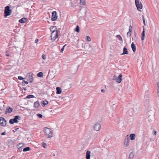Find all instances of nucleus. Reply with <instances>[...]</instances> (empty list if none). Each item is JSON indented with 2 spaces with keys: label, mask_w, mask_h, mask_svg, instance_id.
<instances>
[{
  "label": "nucleus",
  "mask_w": 159,
  "mask_h": 159,
  "mask_svg": "<svg viewBox=\"0 0 159 159\" xmlns=\"http://www.w3.org/2000/svg\"><path fill=\"white\" fill-rule=\"evenodd\" d=\"M12 11L10 9V7L8 6H6L5 8L4 11V16L5 17H7V16H10L11 14Z\"/></svg>",
  "instance_id": "f257e3e1"
},
{
  "label": "nucleus",
  "mask_w": 159,
  "mask_h": 159,
  "mask_svg": "<svg viewBox=\"0 0 159 159\" xmlns=\"http://www.w3.org/2000/svg\"><path fill=\"white\" fill-rule=\"evenodd\" d=\"M58 30L54 31L53 30L51 35V40L52 41H54L56 38L58 37Z\"/></svg>",
  "instance_id": "f03ea898"
},
{
  "label": "nucleus",
  "mask_w": 159,
  "mask_h": 159,
  "mask_svg": "<svg viewBox=\"0 0 159 159\" xmlns=\"http://www.w3.org/2000/svg\"><path fill=\"white\" fill-rule=\"evenodd\" d=\"M21 117L19 116H14L13 119H12L9 120V123L11 124H13L14 123H17L19 122L18 120H20Z\"/></svg>",
  "instance_id": "7ed1b4c3"
},
{
  "label": "nucleus",
  "mask_w": 159,
  "mask_h": 159,
  "mask_svg": "<svg viewBox=\"0 0 159 159\" xmlns=\"http://www.w3.org/2000/svg\"><path fill=\"white\" fill-rule=\"evenodd\" d=\"M44 131L48 138H50L52 137V130L49 128L46 127L44 130Z\"/></svg>",
  "instance_id": "20e7f679"
},
{
  "label": "nucleus",
  "mask_w": 159,
  "mask_h": 159,
  "mask_svg": "<svg viewBox=\"0 0 159 159\" xmlns=\"http://www.w3.org/2000/svg\"><path fill=\"white\" fill-rule=\"evenodd\" d=\"M135 3L138 10L140 11V9H142V5L141 2H139V0H135Z\"/></svg>",
  "instance_id": "39448f33"
},
{
  "label": "nucleus",
  "mask_w": 159,
  "mask_h": 159,
  "mask_svg": "<svg viewBox=\"0 0 159 159\" xmlns=\"http://www.w3.org/2000/svg\"><path fill=\"white\" fill-rule=\"evenodd\" d=\"M101 125L98 123H96L94 124L93 126V128L94 129L97 131L101 129Z\"/></svg>",
  "instance_id": "423d86ee"
},
{
  "label": "nucleus",
  "mask_w": 159,
  "mask_h": 159,
  "mask_svg": "<svg viewBox=\"0 0 159 159\" xmlns=\"http://www.w3.org/2000/svg\"><path fill=\"white\" fill-rule=\"evenodd\" d=\"M58 16L57 15V12L56 11H53L52 13L51 20L52 21H55L57 19Z\"/></svg>",
  "instance_id": "0eeeda50"
},
{
  "label": "nucleus",
  "mask_w": 159,
  "mask_h": 159,
  "mask_svg": "<svg viewBox=\"0 0 159 159\" xmlns=\"http://www.w3.org/2000/svg\"><path fill=\"white\" fill-rule=\"evenodd\" d=\"M6 125V121L3 117H0V125L2 126H5Z\"/></svg>",
  "instance_id": "6e6552de"
},
{
  "label": "nucleus",
  "mask_w": 159,
  "mask_h": 159,
  "mask_svg": "<svg viewBox=\"0 0 159 159\" xmlns=\"http://www.w3.org/2000/svg\"><path fill=\"white\" fill-rule=\"evenodd\" d=\"M32 75V73H29V75L27 77V80L29 81L30 83H31L33 80Z\"/></svg>",
  "instance_id": "1a4fd4ad"
},
{
  "label": "nucleus",
  "mask_w": 159,
  "mask_h": 159,
  "mask_svg": "<svg viewBox=\"0 0 159 159\" xmlns=\"http://www.w3.org/2000/svg\"><path fill=\"white\" fill-rule=\"evenodd\" d=\"M12 111V109L10 107L8 106L7 107L5 110V114H7V113H11Z\"/></svg>",
  "instance_id": "9d476101"
},
{
  "label": "nucleus",
  "mask_w": 159,
  "mask_h": 159,
  "mask_svg": "<svg viewBox=\"0 0 159 159\" xmlns=\"http://www.w3.org/2000/svg\"><path fill=\"white\" fill-rule=\"evenodd\" d=\"M122 74H120L119 76L117 77V79L116 80V82L118 83H120L122 81Z\"/></svg>",
  "instance_id": "9b49d317"
},
{
  "label": "nucleus",
  "mask_w": 159,
  "mask_h": 159,
  "mask_svg": "<svg viewBox=\"0 0 159 159\" xmlns=\"http://www.w3.org/2000/svg\"><path fill=\"white\" fill-rule=\"evenodd\" d=\"M132 28V26L131 25H130L129 26V31L128 32H127V37L128 38H129L131 35Z\"/></svg>",
  "instance_id": "f8f14e48"
},
{
  "label": "nucleus",
  "mask_w": 159,
  "mask_h": 159,
  "mask_svg": "<svg viewBox=\"0 0 159 159\" xmlns=\"http://www.w3.org/2000/svg\"><path fill=\"white\" fill-rule=\"evenodd\" d=\"M91 152L87 150L86 152V159H90Z\"/></svg>",
  "instance_id": "ddd939ff"
},
{
  "label": "nucleus",
  "mask_w": 159,
  "mask_h": 159,
  "mask_svg": "<svg viewBox=\"0 0 159 159\" xmlns=\"http://www.w3.org/2000/svg\"><path fill=\"white\" fill-rule=\"evenodd\" d=\"M9 146H11V147H13L14 145V141L12 140H9L8 141Z\"/></svg>",
  "instance_id": "4468645a"
},
{
  "label": "nucleus",
  "mask_w": 159,
  "mask_h": 159,
  "mask_svg": "<svg viewBox=\"0 0 159 159\" xmlns=\"http://www.w3.org/2000/svg\"><path fill=\"white\" fill-rule=\"evenodd\" d=\"M128 53V51L127 48L124 47L123 49V53L121 54V55L127 54Z\"/></svg>",
  "instance_id": "2eb2a0df"
},
{
  "label": "nucleus",
  "mask_w": 159,
  "mask_h": 159,
  "mask_svg": "<svg viewBox=\"0 0 159 159\" xmlns=\"http://www.w3.org/2000/svg\"><path fill=\"white\" fill-rule=\"evenodd\" d=\"M131 47L134 52H135L136 50V47L134 43L131 44Z\"/></svg>",
  "instance_id": "dca6fc26"
},
{
  "label": "nucleus",
  "mask_w": 159,
  "mask_h": 159,
  "mask_svg": "<svg viewBox=\"0 0 159 159\" xmlns=\"http://www.w3.org/2000/svg\"><path fill=\"white\" fill-rule=\"evenodd\" d=\"M26 21V18H22L19 20V22L21 23H24Z\"/></svg>",
  "instance_id": "f3484780"
},
{
  "label": "nucleus",
  "mask_w": 159,
  "mask_h": 159,
  "mask_svg": "<svg viewBox=\"0 0 159 159\" xmlns=\"http://www.w3.org/2000/svg\"><path fill=\"white\" fill-rule=\"evenodd\" d=\"M56 93L57 94H60L61 92V90L60 87H57L56 88Z\"/></svg>",
  "instance_id": "a211bd4d"
},
{
  "label": "nucleus",
  "mask_w": 159,
  "mask_h": 159,
  "mask_svg": "<svg viewBox=\"0 0 159 159\" xmlns=\"http://www.w3.org/2000/svg\"><path fill=\"white\" fill-rule=\"evenodd\" d=\"M39 106V102L38 101L35 102L34 103V107L36 108H38Z\"/></svg>",
  "instance_id": "6ab92c4d"
},
{
  "label": "nucleus",
  "mask_w": 159,
  "mask_h": 159,
  "mask_svg": "<svg viewBox=\"0 0 159 159\" xmlns=\"http://www.w3.org/2000/svg\"><path fill=\"white\" fill-rule=\"evenodd\" d=\"M50 30L52 32V31L53 30H54V31H57V27H56V26H52L51 27Z\"/></svg>",
  "instance_id": "aec40b11"
},
{
  "label": "nucleus",
  "mask_w": 159,
  "mask_h": 159,
  "mask_svg": "<svg viewBox=\"0 0 159 159\" xmlns=\"http://www.w3.org/2000/svg\"><path fill=\"white\" fill-rule=\"evenodd\" d=\"M129 139H135V135L134 134H131L129 136Z\"/></svg>",
  "instance_id": "412c9836"
},
{
  "label": "nucleus",
  "mask_w": 159,
  "mask_h": 159,
  "mask_svg": "<svg viewBox=\"0 0 159 159\" xmlns=\"http://www.w3.org/2000/svg\"><path fill=\"white\" fill-rule=\"evenodd\" d=\"M142 37H141V40H143L144 39V37H145V31H144V29H143V32L142 33Z\"/></svg>",
  "instance_id": "4be33fe9"
},
{
  "label": "nucleus",
  "mask_w": 159,
  "mask_h": 159,
  "mask_svg": "<svg viewBox=\"0 0 159 159\" xmlns=\"http://www.w3.org/2000/svg\"><path fill=\"white\" fill-rule=\"evenodd\" d=\"M17 148L19 149H21L23 147V144L22 143H20L17 146Z\"/></svg>",
  "instance_id": "5701e85b"
},
{
  "label": "nucleus",
  "mask_w": 159,
  "mask_h": 159,
  "mask_svg": "<svg viewBox=\"0 0 159 159\" xmlns=\"http://www.w3.org/2000/svg\"><path fill=\"white\" fill-rule=\"evenodd\" d=\"M134 154L132 152H131L129 154V159H132L134 157Z\"/></svg>",
  "instance_id": "b1692460"
},
{
  "label": "nucleus",
  "mask_w": 159,
  "mask_h": 159,
  "mask_svg": "<svg viewBox=\"0 0 159 159\" xmlns=\"http://www.w3.org/2000/svg\"><path fill=\"white\" fill-rule=\"evenodd\" d=\"M43 73L42 72H40L38 73L37 74V76L40 77H42L43 76Z\"/></svg>",
  "instance_id": "393cba45"
},
{
  "label": "nucleus",
  "mask_w": 159,
  "mask_h": 159,
  "mask_svg": "<svg viewBox=\"0 0 159 159\" xmlns=\"http://www.w3.org/2000/svg\"><path fill=\"white\" fill-rule=\"evenodd\" d=\"M129 140H125L124 144L125 145V146H127L129 145Z\"/></svg>",
  "instance_id": "a878e982"
},
{
  "label": "nucleus",
  "mask_w": 159,
  "mask_h": 159,
  "mask_svg": "<svg viewBox=\"0 0 159 159\" xmlns=\"http://www.w3.org/2000/svg\"><path fill=\"white\" fill-rule=\"evenodd\" d=\"M116 37H117L118 40L120 41H123L121 37V36L120 35H117L116 36Z\"/></svg>",
  "instance_id": "bb28decb"
},
{
  "label": "nucleus",
  "mask_w": 159,
  "mask_h": 159,
  "mask_svg": "<svg viewBox=\"0 0 159 159\" xmlns=\"http://www.w3.org/2000/svg\"><path fill=\"white\" fill-rule=\"evenodd\" d=\"M30 148L29 147H27L24 148L23 149L24 152H26L27 151H30Z\"/></svg>",
  "instance_id": "cd10ccee"
},
{
  "label": "nucleus",
  "mask_w": 159,
  "mask_h": 159,
  "mask_svg": "<svg viewBox=\"0 0 159 159\" xmlns=\"http://www.w3.org/2000/svg\"><path fill=\"white\" fill-rule=\"evenodd\" d=\"M75 31H76L77 33H79L80 32V28L78 25H77L76 26V28L75 29Z\"/></svg>",
  "instance_id": "c85d7f7f"
},
{
  "label": "nucleus",
  "mask_w": 159,
  "mask_h": 159,
  "mask_svg": "<svg viewBox=\"0 0 159 159\" xmlns=\"http://www.w3.org/2000/svg\"><path fill=\"white\" fill-rule=\"evenodd\" d=\"M35 98V97L33 95H28L26 97V98L27 99H29V98Z\"/></svg>",
  "instance_id": "c756f323"
},
{
  "label": "nucleus",
  "mask_w": 159,
  "mask_h": 159,
  "mask_svg": "<svg viewBox=\"0 0 159 159\" xmlns=\"http://www.w3.org/2000/svg\"><path fill=\"white\" fill-rule=\"evenodd\" d=\"M80 3L81 5H85V0H80Z\"/></svg>",
  "instance_id": "7c9ffc66"
},
{
  "label": "nucleus",
  "mask_w": 159,
  "mask_h": 159,
  "mask_svg": "<svg viewBox=\"0 0 159 159\" xmlns=\"http://www.w3.org/2000/svg\"><path fill=\"white\" fill-rule=\"evenodd\" d=\"M86 40L87 41L89 42L91 41V39L89 37L87 36H86Z\"/></svg>",
  "instance_id": "2f4dec72"
},
{
  "label": "nucleus",
  "mask_w": 159,
  "mask_h": 159,
  "mask_svg": "<svg viewBox=\"0 0 159 159\" xmlns=\"http://www.w3.org/2000/svg\"><path fill=\"white\" fill-rule=\"evenodd\" d=\"M41 145L44 148H47V144L43 142L41 143Z\"/></svg>",
  "instance_id": "473e14b6"
},
{
  "label": "nucleus",
  "mask_w": 159,
  "mask_h": 159,
  "mask_svg": "<svg viewBox=\"0 0 159 159\" xmlns=\"http://www.w3.org/2000/svg\"><path fill=\"white\" fill-rule=\"evenodd\" d=\"M48 103V102L46 100L43 101L42 102V104L44 105L47 104Z\"/></svg>",
  "instance_id": "72a5a7b5"
},
{
  "label": "nucleus",
  "mask_w": 159,
  "mask_h": 159,
  "mask_svg": "<svg viewBox=\"0 0 159 159\" xmlns=\"http://www.w3.org/2000/svg\"><path fill=\"white\" fill-rule=\"evenodd\" d=\"M142 19H143V24H144V25H145V20L144 18V16L143 15L142 16Z\"/></svg>",
  "instance_id": "f704fd0d"
},
{
  "label": "nucleus",
  "mask_w": 159,
  "mask_h": 159,
  "mask_svg": "<svg viewBox=\"0 0 159 159\" xmlns=\"http://www.w3.org/2000/svg\"><path fill=\"white\" fill-rule=\"evenodd\" d=\"M66 45V44H65V45H64L63 46V47L61 48V52L62 53L63 52V51L64 50V48L65 47Z\"/></svg>",
  "instance_id": "c9c22d12"
},
{
  "label": "nucleus",
  "mask_w": 159,
  "mask_h": 159,
  "mask_svg": "<svg viewBox=\"0 0 159 159\" xmlns=\"http://www.w3.org/2000/svg\"><path fill=\"white\" fill-rule=\"evenodd\" d=\"M37 115L40 118H42L43 117V115L41 114H37Z\"/></svg>",
  "instance_id": "e433bc0d"
},
{
  "label": "nucleus",
  "mask_w": 159,
  "mask_h": 159,
  "mask_svg": "<svg viewBox=\"0 0 159 159\" xmlns=\"http://www.w3.org/2000/svg\"><path fill=\"white\" fill-rule=\"evenodd\" d=\"M117 78V76L116 75H114L113 76V80H116Z\"/></svg>",
  "instance_id": "4c0bfd02"
},
{
  "label": "nucleus",
  "mask_w": 159,
  "mask_h": 159,
  "mask_svg": "<svg viewBox=\"0 0 159 159\" xmlns=\"http://www.w3.org/2000/svg\"><path fill=\"white\" fill-rule=\"evenodd\" d=\"M18 79L20 80H21L24 79V78L21 76H18Z\"/></svg>",
  "instance_id": "58836bf2"
},
{
  "label": "nucleus",
  "mask_w": 159,
  "mask_h": 159,
  "mask_svg": "<svg viewBox=\"0 0 159 159\" xmlns=\"http://www.w3.org/2000/svg\"><path fill=\"white\" fill-rule=\"evenodd\" d=\"M19 129V128H15L14 130H13L12 131L15 132V131H17Z\"/></svg>",
  "instance_id": "ea45409f"
},
{
  "label": "nucleus",
  "mask_w": 159,
  "mask_h": 159,
  "mask_svg": "<svg viewBox=\"0 0 159 159\" xmlns=\"http://www.w3.org/2000/svg\"><path fill=\"white\" fill-rule=\"evenodd\" d=\"M42 57L44 60L46 59V56L44 55H43L42 56Z\"/></svg>",
  "instance_id": "a19ab883"
},
{
  "label": "nucleus",
  "mask_w": 159,
  "mask_h": 159,
  "mask_svg": "<svg viewBox=\"0 0 159 159\" xmlns=\"http://www.w3.org/2000/svg\"><path fill=\"white\" fill-rule=\"evenodd\" d=\"M130 139V137H129V136L128 135H127L126 136V137L125 139Z\"/></svg>",
  "instance_id": "79ce46f5"
},
{
  "label": "nucleus",
  "mask_w": 159,
  "mask_h": 159,
  "mask_svg": "<svg viewBox=\"0 0 159 159\" xmlns=\"http://www.w3.org/2000/svg\"><path fill=\"white\" fill-rule=\"evenodd\" d=\"M156 134H157V131H154L153 133V135H155Z\"/></svg>",
  "instance_id": "37998d69"
},
{
  "label": "nucleus",
  "mask_w": 159,
  "mask_h": 159,
  "mask_svg": "<svg viewBox=\"0 0 159 159\" xmlns=\"http://www.w3.org/2000/svg\"><path fill=\"white\" fill-rule=\"evenodd\" d=\"M23 82H24V83H25V84H28V82L27 81H25V80H23Z\"/></svg>",
  "instance_id": "c03bdc74"
},
{
  "label": "nucleus",
  "mask_w": 159,
  "mask_h": 159,
  "mask_svg": "<svg viewBox=\"0 0 159 159\" xmlns=\"http://www.w3.org/2000/svg\"><path fill=\"white\" fill-rule=\"evenodd\" d=\"M157 95L159 97V89H157Z\"/></svg>",
  "instance_id": "a18cd8bd"
},
{
  "label": "nucleus",
  "mask_w": 159,
  "mask_h": 159,
  "mask_svg": "<svg viewBox=\"0 0 159 159\" xmlns=\"http://www.w3.org/2000/svg\"><path fill=\"white\" fill-rule=\"evenodd\" d=\"M157 87H158L157 89H159V82H157Z\"/></svg>",
  "instance_id": "49530a36"
},
{
  "label": "nucleus",
  "mask_w": 159,
  "mask_h": 159,
  "mask_svg": "<svg viewBox=\"0 0 159 159\" xmlns=\"http://www.w3.org/2000/svg\"><path fill=\"white\" fill-rule=\"evenodd\" d=\"M6 134V133L5 132H2V133L1 134V135H5Z\"/></svg>",
  "instance_id": "de8ad7c7"
},
{
  "label": "nucleus",
  "mask_w": 159,
  "mask_h": 159,
  "mask_svg": "<svg viewBox=\"0 0 159 159\" xmlns=\"http://www.w3.org/2000/svg\"><path fill=\"white\" fill-rule=\"evenodd\" d=\"M6 55L7 57H9V54L6 52Z\"/></svg>",
  "instance_id": "09e8293b"
},
{
  "label": "nucleus",
  "mask_w": 159,
  "mask_h": 159,
  "mask_svg": "<svg viewBox=\"0 0 159 159\" xmlns=\"http://www.w3.org/2000/svg\"><path fill=\"white\" fill-rule=\"evenodd\" d=\"M38 41H39L38 39H36L35 40V42L36 43H38Z\"/></svg>",
  "instance_id": "8fccbe9b"
},
{
  "label": "nucleus",
  "mask_w": 159,
  "mask_h": 159,
  "mask_svg": "<svg viewBox=\"0 0 159 159\" xmlns=\"http://www.w3.org/2000/svg\"><path fill=\"white\" fill-rule=\"evenodd\" d=\"M101 91L102 93H105V90H104L103 89H102L101 90Z\"/></svg>",
  "instance_id": "3c124183"
},
{
  "label": "nucleus",
  "mask_w": 159,
  "mask_h": 159,
  "mask_svg": "<svg viewBox=\"0 0 159 159\" xmlns=\"http://www.w3.org/2000/svg\"><path fill=\"white\" fill-rule=\"evenodd\" d=\"M23 89L25 91H26L27 90L26 88H23Z\"/></svg>",
  "instance_id": "603ef678"
},
{
  "label": "nucleus",
  "mask_w": 159,
  "mask_h": 159,
  "mask_svg": "<svg viewBox=\"0 0 159 159\" xmlns=\"http://www.w3.org/2000/svg\"><path fill=\"white\" fill-rule=\"evenodd\" d=\"M82 48H85V47H84V45L83 44H82Z\"/></svg>",
  "instance_id": "864d4df0"
},
{
  "label": "nucleus",
  "mask_w": 159,
  "mask_h": 159,
  "mask_svg": "<svg viewBox=\"0 0 159 159\" xmlns=\"http://www.w3.org/2000/svg\"><path fill=\"white\" fill-rule=\"evenodd\" d=\"M52 155H53V156L54 157V156H55V154L54 153H53Z\"/></svg>",
  "instance_id": "5fc2aeb1"
},
{
  "label": "nucleus",
  "mask_w": 159,
  "mask_h": 159,
  "mask_svg": "<svg viewBox=\"0 0 159 159\" xmlns=\"http://www.w3.org/2000/svg\"><path fill=\"white\" fill-rule=\"evenodd\" d=\"M134 35H135V36L134 37V38H135L136 37V34H135H135H134Z\"/></svg>",
  "instance_id": "6e6d98bb"
},
{
  "label": "nucleus",
  "mask_w": 159,
  "mask_h": 159,
  "mask_svg": "<svg viewBox=\"0 0 159 159\" xmlns=\"http://www.w3.org/2000/svg\"><path fill=\"white\" fill-rule=\"evenodd\" d=\"M158 43H159V38H158Z\"/></svg>",
  "instance_id": "4d7b16f0"
},
{
  "label": "nucleus",
  "mask_w": 159,
  "mask_h": 159,
  "mask_svg": "<svg viewBox=\"0 0 159 159\" xmlns=\"http://www.w3.org/2000/svg\"><path fill=\"white\" fill-rule=\"evenodd\" d=\"M22 84H23L22 85H23V86H25V84H23V82H22Z\"/></svg>",
  "instance_id": "13d9d810"
},
{
  "label": "nucleus",
  "mask_w": 159,
  "mask_h": 159,
  "mask_svg": "<svg viewBox=\"0 0 159 159\" xmlns=\"http://www.w3.org/2000/svg\"><path fill=\"white\" fill-rule=\"evenodd\" d=\"M158 34H159V37L158 38H159V33Z\"/></svg>",
  "instance_id": "bf43d9fd"
}]
</instances>
